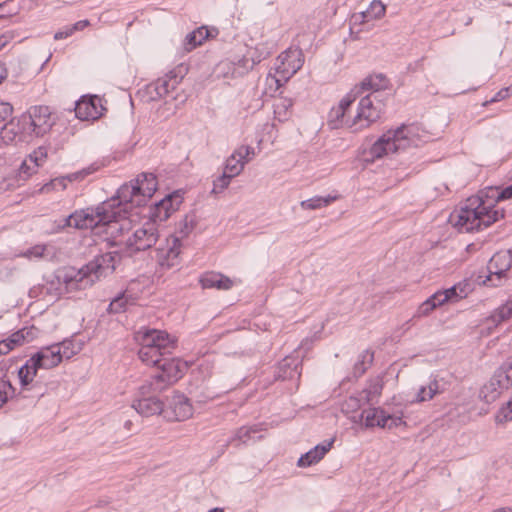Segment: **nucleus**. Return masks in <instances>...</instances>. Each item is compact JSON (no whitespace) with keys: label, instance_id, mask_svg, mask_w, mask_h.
<instances>
[{"label":"nucleus","instance_id":"1","mask_svg":"<svg viewBox=\"0 0 512 512\" xmlns=\"http://www.w3.org/2000/svg\"><path fill=\"white\" fill-rule=\"evenodd\" d=\"M157 190V180L153 173H141L130 183L123 184L116 197L103 202L95 210L76 211L65 219V226L77 229H92L99 225L107 226V231L115 237L131 229L132 209L146 204Z\"/></svg>","mask_w":512,"mask_h":512},{"label":"nucleus","instance_id":"2","mask_svg":"<svg viewBox=\"0 0 512 512\" xmlns=\"http://www.w3.org/2000/svg\"><path fill=\"white\" fill-rule=\"evenodd\" d=\"M504 217L503 211L486 205L480 197H470L450 216V222L460 232L479 231Z\"/></svg>","mask_w":512,"mask_h":512},{"label":"nucleus","instance_id":"3","mask_svg":"<svg viewBox=\"0 0 512 512\" xmlns=\"http://www.w3.org/2000/svg\"><path fill=\"white\" fill-rule=\"evenodd\" d=\"M119 260L120 255L117 251L108 252L96 257L77 271L73 268L62 271L57 278L65 283L67 290L85 289L100 277L112 273Z\"/></svg>","mask_w":512,"mask_h":512},{"label":"nucleus","instance_id":"4","mask_svg":"<svg viewBox=\"0 0 512 512\" xmlns=\"http://www.w3.org/2000/svg\"><path fill=\"white\" fill-rule=\"evenodd\" d=\"M428 135L415 124L401 125L384 133L370 148L372 158L418 147L427 141Z\"/></svg>","mask_w":512,"mask_h":512},{"label":"nucleus","instance_id":"5","mask_svg":"<svg viewBox=\"0 0 512 512\" xmlns=\"http://www.w3.org/2000/svg\"><path fill=\"white\" fill-rule=\"evenodd\" d=\"M140 344L138 356L146 365L160 363L161 357L170 355L176 347V339L166 331L143 328L136 332Z\"/></svg>","mask_w":512,"mask_h":512},{"label":"nucleus","instance_id":"6","mask_svg":"<svg viewBox=\"0 0 512 512\" xmlns=\"http://www.w3.org/2000/svg\"><path fill=\"white\" fill-rule=\"evenodd\" d=\"M61 361V347L59 345L53 344L41 348L37 353L31 356L18 371L22 387H26L33 382L38 369L53 368L60 364Z\"/></svg>","mask_w":512,"mask_h":512},{"label":"nucleus","instance_id":"7","mask_svg":"<svg viewBox=\"0 0 512 512\" xmlns=\"http://www.w3.org/2000/svg\"><path fill=\"white\" fill-rule=\"evenodd\" d=\"M159 237L158 225L153 221H147L126 238L122 250L129 256H132L152 248L158 243Z\"/></svg>","mask_w":512,"mask_h":512},{"label":"nucleus","instance_id":"8","mask_svg":"<svg viewBox=\"0 0 512 512\" xmlns=\"http://www.w3.org/2000/svg\"><path fill=\"white\" fill-rule=\"evenodd\" d=\"M385 105L378 94L369 93L361 97L352 125H357L358 131L370 127L378 121L384 113Z\"/></svg>","mask_w":512,"mask_h":512},{"label":"nucleus","instance_id":"9","mask_svg":"<svg viewBox=\"0 0 512 512\" xmlns=\"http://www.w3.org/2000/svg\"><path fill=\"white\" fill-rule=\"evenodd\" d=\"M512 386V357L495 370L490 380L481 388L480 397L486 402L495 401Z\"/></svg>","mask_w":512,"mask_h":512},{"label":"nucleus","instance_id":"10","mask_svg":"<svg viewBox=\"0 0 512 512\" xmlns=\"http://www.w3.org/2000/svg\"><path fill=\"white\" fill-rule=\"evenodd\" d=\"M304 59L302 51L298 48H289L282 52L275 62L276 76L272 77L279 88L282 82H287L303 66Z\"/></svg>","mask_w":512,"mask_h":512},{"label":"nucleus","instance_id":"11","mask_svg":"<svg viewBox=\"0 0 512 512\" xmlns=\"http://www.w3.org/2000/svg\"><path fill=\"white\" fill-rule=\"evenodd\" d=\"M23 130L35 136H43L50 131L54 124L52 113L48 106H33L21 116Z\"/></svg>","mask_w":512,"mask_h":512},{"label":"nucleus","instance_id":"12","mask_svg":"<svg viewBox=\"0 0 512 512\" xmlns=\"http://www.w3.org/2000/svg\"><path fill=\"white\" fill-rule=\"evenodd\" d=\"M357 99V91H350L340 101L338 106L333 107L328 114V125L332 129L347 128L352 132H358L357 125H352L354 115H350L351 107Z\"/></svg>","mask_w":512,"mask_h":512},{"label":"nucleus","instance_id":"13","mask_svg":"<svg viewBox=\"0 0 512 512\" xmlns=\"http://www.w3.org/2000/svg\"><path fill=\"white\" fill-rule=\"evenodd\" d=\"M155 248V260L163 270H168L180 262L181 241L178 237L170 235Z\"/></svg>","mask_w":512,"mask_h":512},{"label":"nucleus","instance_id":"14","mask_svg":"<svg viewBox=\"0 0 512 512\" xmlns=\"http://www.w3.org/2000/svg\"><path fill=\"white\" fill-rule=\"evenodd\" d=\"M512 267V254L508 252H499L494 254L487 266L488 276L484 283L490 286H500L503 280L507 279V272Z\"/></svg>","mask_w":512,"mask_h":512},{"label":"nucleus","instance_id":"15","mask_svg":"<svg viewBox=\"0 0 512 512\" xmlns=\"http://www.w3.org/2000/svg\"><path fill=\"white\" fill-rule=\"evenodd\" d=\"M361 418L367 428L381 427L391 429L403 423L401 416L390 415L381 408L363 410Z\"/></svg>","mask_w":512,"mask_h":512},{"label":"nucleus","instance_id":"16","mask_svg":"<svg viewBox=\"0 0 512 512\" xmlns=\"http://www.w3.org/2000/svg\"><path fill=\"white\" fill-rule=\"evenodd\" d=\"M255 155L254 148L251 146H239L226 160L224 171L230 176H238Z\"/></svg>","mask_w":512,"mask_h":512},{"label":"nucleus","instance_id":"17","mask_svg":"<svg viewBox=\"0 0 512 512\" xmlns=\"http://www.w3.org/2000/svg\"><path fill=\"white\" fill-rule=\"evenodd\" d=\"M74 110L80 120H95L102 115L104 108L98 96H83L76 102Z\"/></svg>","mask_w":512,"mask_h":512},{"label":"nucleus","instance_id":"18","mask_svg":"<svg viewBox=\"0 0 512 512\" xmlns=\"http://www.w3.org/2000/svg\"><path fill=\"white\" fill-rule=\"evenodd\" d=\"M179 204L180 201L178 197H173L172 195L166 196L151 209L149 221H153L155 224H157V222L166 221L171 214L178 209Z\"/></svg>","mask_w":512,"mask_h":512},{"label":"nucleus","instance_id":"19","mask_svg":"<svg viewBox=\"0 0 512 512\" xmlns=\"http://www.w3.org/2000/svg\"><path fill=\"white\" fill-rule=\"evenodd\" d=\"M147 390H144L143 397L135 400L132 407L143 417H150L160 414L163 411V402L155 396H145Z\"/></svg>","mask_w":512,"mask_h":512},{"label":"nucleus","instance_id":"20","mask_svg":"<svg viewBox=\"0 0 512 512\" xmlns=\"http://www.w3.org/2000/svg\"><path fill=\"white\" fill-rule=\"evenodd\" d=\"M161 360L160 363L154 364L153 366L161 369L168 382L174 384L182 378L186 369L185 363H182L179 359L167 358L166 356L161 357Z\"/></svg>","mask_w":512,"mask_h":512},{"label":"nucleus","instance_id":"21","mask_svg":"<svg viewBox=\"0 0 512 512\" xmlns=\"http://www.w3.org/2000/svg\"><path fill=\"white\" fill-rule=\"evenodd\" d=\"M334 440L326 441L322 444L316 445L314 448L310 449L308 452L303 454L297 462V465L299 467H309L316 463H318L320 460L323 459L325 454L331 449L333 445Z\"/></svg>","mask_w":512,"mask_h":512},{"label":"nucleus","instance_id":"22","mask_svg":"<svg viewBox=\"0 0 512 512\" xmlns=\"http://www.w3.org/2000/svg\"><path fill=\"white\" fill-rule=\"evenodd\" d=\"M388 86V79L383 74L370 75L366 77L359 85L355 86L351 91H357V98L366 91L378 94L380 90L386 89Z\"/></svg>","mask_w":512,"mask_h":512},{"label":"nucleus","instance_id":"23","mask_svg":"<svg viewBox=\"0 0 512 512\" xmlns=\"http://www.w3.org/2000/svg\"><path fill=\"white\" fill-rule=\"evenodd\" d=\"M200 283L204 289L216 288L218 290H230L234 285L232 279L216 272H208L202 275Z\"/></svg>","mask_w":512,"mask_h":512},{"label":"nucleus","instance_id":"24","mask_svg":"<svg viewBox=\"0 0 512 512\" xmlns=\"http://www.w3.org/2000/svg\"><path fill=\"white\" fill-rule=\"evenodd\" d=\"M178 80L176 75L167 74L164 77L158 78L153 84L149 86V89H153L155 95L151 93V99L163 98L169 94L171 90H174Z\"/></svg>","mask_w":512,"mask_h":512},{"label":"nucleus","instance_id":"25","mask_svg":"<svg viewBox=\"0 0 512 512\" xmlns=\"http://www.w3.org/2000/svg\"><path fill=\"white\" fill-rule=\"evenodd\" d=\"M171 408L177 421L187 420L193 415V408L189 399L182 394L173 397Z\"/></svg>","mask_w":512,"mask_h":512},{"label":"nucleus","instance_id":"26","mask_svg":"<svg viewBox=\"0 0 512 512\" xmlns=\"http://www.w3.org/2000/svg\"><path fill=\"white\" fill-rule=\"evenodd\" d=\"M298 366L297 359L287 357L280 362L276 377L281 380L299 379L301 372L298 370Z\"/></svg>","mask_w":512,"mask_h":512},{"label":"nucleus","instance_id":"27","mask_svg":"<svg viewBox=\"0 0 512 512\" xmlns=\"http://www.w3.org/2000/svg\"><path fill=\"white\" fill-rule=\"evenodd\" d=\"M512 318V299L507 300L504 304L496 308L489 317L486 318V323L497 327L503 322Z\"/></svg>","mask_w":512,"mask_h":512},{"label":"nucleus","instance_id":"28","mask_svg":"<svg viewBox=\"0 0 512 512\" xmlns=\"http://www.w3.org/2000/svg\"><path fill=\"white\" fill-rule=\"evenodd\" d=\"M170 385H173L172 382H168L165 374L161 371V369H158V371L151 376V381L148 386L143 385L140 388V393L144 394V390H152L153 392H161L165 390Z\"/></svg>","mask_w":512,"mask_h":512},{"label":"nucleus","instance_id":"29","mask_svg":"<svg viewBox=\"0 0 512 512\" xmlns=\"http://www.w3.org/2000/svg\"><path fill=\"white\" fill-rule=\"evenodd\" d=\"M383 380L380 377L371 379L366 388L362 391V398L367 403L375 401L382 393Z\"/></svg>","mask_w":512,"mask_h":512},{"label":"nucleus","instance_id":"30","mask_svg":"<svg viewBox=\"0 0 512 512\" xmlns=\"http://www.w3.org/2000/svg\"><path fill=\"white\" fill-rule=\"evenodd\" d=\"M468 284L458 283L446 290L437 291V294H441V298H446L447 302H456L467 296Z\"/></svg>","mask_w":512,"mask_h":512},{"label":"nucleus","instance_id":"31","mask_svg":"<svg viewBox=\"0 0 512 512\" xmlns=\"http://www.w3.org/2000/svg\"><path fill=\"white\" fill-rule=\"evenodd\" d=\"M259 431L256 425L250 427L239 428L235 435L229 440V444L239 446L241 444H247L250 440H254L253 434Z\"/></svg>","mask_w":512,"mask_h":512},{"label":"nucleus","instance_id":"32","mask_svg":"<svg viewBox=\"0 0 512 512\" xmlns=\"http://www.w3.org/2000/svg\"><path fill=\"white\" fill-rule=\"evenodd\" d=\"M446 303V298H441V294H437L436 292L430 296L427 300H425L417 310V316H427L438 306H441Z\"/></svg>","mask_w":512,"mask_h":512},{"label":"nucleus","instance_id":"33","mask_svg":"<svg viewBox=\"0 0 512 512\" xmlns=\"http://www.w3.org/2000/svg\"><path fill=\"white\" fill-rule=\"evenodd\" d=\"M337 199L336 196H315L307 200H303L300 203V206L304 210H315L320 209L322 207L328 206L330 203Z\"/></svg>","mask_w":512,"mask_h":512},{"label":"nucleus","instance_id":"34","mask_svg":"<svg viewBox=\"0 0 512 512\" xmlns=\"http://www.w3.org/2000/svg\"><path fill=\"white\" fill-rule=\"evenodd\" d=\"M58 345L61 347L62 359H70L82 350L84 343L75 339H65Z\"/></svg>","mask_w":512,"mask_h":512},{"label":"nucleus","instance_id":"35","mask_svg":"<svg viewBox=\"0 0 512 512\" xmlns=\"http://www.w3.org/2000/svg\"><path fill=\"white\" fill-rule=\"evenodd\" d=\"M386 12V6L380 0H373L365 12L361 13L362 21L381 19Z\"/></svg>","mask_w":512,"mask_h":512},{"label":"nucleus","instance_id":"36","mask_svg":"<svg viewBox=\"0 0 512 512\" xmlns=\"http://www.w3.org/2000/svg\"><path fill=\"white\" fill-rule=\"evenodd\" d=\"M208 30L204 27H200L197 30L189 33L185 38V49L190 51L201 45L202 42L207 38Z\"/></svg>","mask_w":512,"mask_h":512},{"label":"nucleus","instance_id":"37","mask_svg":"<svg viewBox=\"0 0 512 512\" xmlns=\"http://www.w3.org/2000/svg\"><path fill=\"white\" fill-rule=\"evenodd\" d=\"M47 157L46 148L40 147L37 151H34L33 155L30 156V161L34 163V167L30 168L26 161H24L21 165V172L25 174H31L35 172V167L41 165V162L44 158Z\"/></svg>","mask_w":512,"mask_h":512},{"label":"nucleus","instance_id":"38","mask_svg":"<svg viewBox=\"0 0 512 512\" xmlns=\"http://www.w3.org/2000/svg\"><path fill=\"white\" fill-rule=\"evenodd\" d=\"M76 178H77L76 174H72V175L65 176V177L55 178V179L51 180L49 183H46L41 188V192L49 193L54 190H56V191L64 190L66 188L67 181H72L73 179H76Z\"/></svg>","mask_w":512,"mask_h":512},{"label":"nucleus","instance_id":"39","mask_svg":"<svg viewBox=\"0 0 512 512\" xmlns=\"http://www.w3.org/2000/svg\"><path fill=\"white\" fill-rule=\"evenodd\" d=\"M89 24L90 23L88 20H80V21L74 23L73 25L65 26L64 28L60 29L59 31H57L55 33L54 39L55 40L65 39V38L71 36L74 32L83 30L84 28L89 26Z\"/></svg>","mask_w":512,"mask_h":512},{"label":"nucleus","instance_id":"40","mask_svg":"<svg viewBox=\"0 0 512 512\" xmlns=\"http://www.w3.org/2000/svg\"><path fill=\"white\" fill-rule=\"evenodd\" d=\"M131 296L123 293L115 297L109 304L108 311L110 313H121L124 312L128 303L133 301Z\"/></svg>","mask_w":512,"mask_h":512},{"label":"nucleus","instance_id":"41","mask_svg":"<svg viewBox=\"0 0 512 512\" xmlns=\"http://www.w3.org/2000/svg\"><path fill=\"white\" fill-rule=\"evenodd\" d=\"M233 176H230V174L225 173L223 171L222 175L218 176L213 181V189L211 193L213 194H220L222 193L228 186L230 185L231 180L233 179Z\"/></svg>","mask_w":512,"mask_h":512},{"label":"nucleus","instance_id":"42","mask_svg":"<svg viewBox=\"0 0 512 512\" xmlns=\"http://www.w3.org/2000/svg\"><path fill=\"white\" fill-rule=\"evenodd\" d=\"M47 250V245L37 244L22 252L20 256L28 259L45 258L47 256Z\"/></svg>","mask_w":512,"mask_h":512},{"label":"nucleus","instance_id":"43","mask_svg":"<svg viewBox=\"0 0 512 512\" xmlns=\"http://www.w3.org/2000/svg\"><path fill=\"white\" fill-rule=\"evenodd\" d=\"M196 225L194 215H186L184 219L179 223L178 231L182 237L188 236Z\"/></svg>","mask_w":512,"mask_h":512},{"label":"nucleus","instance_id":"44","mask_svg":"<svg viewBox=\"0 0 512 512\" xmlns=\"http://www.w3.org/2000/svg\"><path fill=\"white\" fill-rule=\"evenodd\" d=\"M496 420L499 423L512 420V398L499 410Z\"/></svg>","mask_w":512,"mask_h":512},{"label":"nucleus","instance_id":"45","mask_svg":"<svg viewBox=\"0 0 512 512\" xmlns=\"http://www.w3.org/2000/svg\"><path fill=\"white\" fill-rule=\"evenodd\" d=\"M292 106L291 101L289 100H280L278 103L274 105V113L279 118V120H283L287 117L288 108Z\"/></svg>","mask_w":512,"mask_h":512},{"label":"nucleus","instance_id":"46","mask_svg":"<svg viewBox=\"0 0 512 512\" xmlns=\"http://www.w3.org/2000/svg\"><path fill=\"white\" fill-rule=\"evenodd\" d=\"M14 392V388L9 381L0 379V407L7 402L9 396Z\"/></svg>","mask_w":512,"mask_h":512},{"label":"nucleus","instance_id":"47","mask_svg":"<svg viewBox=\"0 0 512 512\" xmlns=\"http://www.w3.org/2000/svg\"><path fill=\"white\" fill-rule=\"evenodd\" d=\"M3 341L11 347V350H13L15 346L25 343L24 332L20 329Z\"/></svg>","mask_w":512,"mask_h":512},{"label":"nucleus","instance_id":"48","mask_svg":"<svg viewBox=\"0 0 512 512\" xmlns=\"http://www.w3.org/2000/svg\"><path fill=\"white\" fill-rule=\"evenodd\" d=\"M429 396L427 398H433L435 395L440 394L444 391V385L440 383L436 378L432 379L428 385Z\"/></svg>","mask_w":512,"mask_h":512},{"label":"nucleus","instance_id":"49","mask_svg":"<svg viewBox=\"0 0 512 512\" xmlns=\"http://www.w3.org/2000/svg\"><path fill=\"white\" fill-rule=\"evenodd\" d=\"M13 112V107L8 102H0V122L7 120Z\"/></svg>","mask_w":512,"mask_h":512},{"label":"nucleus","instance_id":"50","mask_svg":"<svg viewBox=\"0 0 512 512\" xmlns=\"http://www.w3.org/2000/svg\"><path fill=\"white\" fill-rule=\"evenodd\" d=\"M24 332L25 342L32 341L38 335V329L35 327H25L21 329Z\"/></svg>","mask_w":512,"mask_h":512},{"label":"nucleus","instance_id":"51","mask_svg":"<svg viewBox=\"0 0 512 512\" xmlns=\"http://www.w3.org/2000/svg\"><path fill=\"white\" fill-rule=\"evenodd\" d=\"M512 198V184L504 188L501 192L497 191L496 200H505Z\"/></svg>","mask_w":512,"mask_h":512},{"label":"nucleus","instance_id":"52","mask_svg":"<svg viewBox=\"0 0 512 512\" xmlns=\"http://www.w3.org/2000/svg\"><path fill=\"white\" fill-rule=\"evenodd\" d=\"M373 361V353H370L369 351H364L359 355L358 362L366 364L367 367L371 365Z\"/></svg>","mask_w":512,"mask_h":512},{"label":"nucleus","instance_id":"53","mask_svg":"<svg viewBox=\"0 0 512 512\" xmlns=\"http://www.w3.org/2000/svg\"><path fill=\"white\" fill-rule=\"evenodd\" d=\"M428 396H429L428 387L422 386L417 393L416 401L417 402H425V401L431 400V398H426Z\"/></svg>","mask_w":512,"mask_h":512},{"label":"nucleus","instance_id":"54","mask_svg":"<svg viewBox=\"0 0 512 512\" xmlns=\"http://www.w3.org/2000/svg\"><path fill=\"white\" fill-rule=\"evenodd\" d=\"M510 87L501 89L499 92L495 94V96L491 99V102L501 101L506 99L509 96Z\"/></svg>","mask_w":512,"mask_h":512},{"label":"nucleus","instance_id":"55","mask_svg":"<svg viewBox=\"0 0 512 512\" xmlns=\"http://www.w3.org/2000/svg\"><path fill=\"white\" fill-rule=\"evenodd\" d=\"M367 365L366 364H363V363H360V362H356L355 365H354V375L355 376H361L365 373V371L367 370Z\"/></svg>","mask_w":512,"mask_h":512},{"label":"nucleus","instance_id":"56","mask_svg":"<svg viewBox=\"0 0 512 512\" xmlns=\"http://www.w3.org/2000/svg\"><path fill=\"white\" fill-rule=\"evenodd\" d=\"M219 395H220V393L208 391L203 397L198 396L197 398H198L199 402H205L208 400H213L216 397H218Z\"/></svg>","mask_w":512,"mask_h":512},{"label":"nucleus","instance_id":"57","mask_svg":"<svg viewBox=\"0 0 512 512\" xmlns=\"http://www.w3.org/2000/svg\"><path fill=\"white\" fill-rule=\"evenodd\" d=\"M12 36L9 34H3L0 36V51L10 42Z\"/></svg>","mask_w":512,"mask_h":512},{"label":"nucleus","instance_id":"58","mask_svg":"<svg viewBox=\"0 0 512 512\" xmlns=\"http://www.w3.org/2000/svg\"><path fill=\"white\" fill-rule=\"evenodd\" d=\"M11 351V347L6 344L3 340L0 341V356L8 354Z\"/></svg>","mask_w":512,"mask_h":512},{"label":"nucleus","instance_id":"59","mask_svg":"<svg viewBox=\"0 0 512 512\" xmlns=\"http://www.w3.org/2000/svg\"><path fill=\"white\" fill-rule=\"evenodd\" d=\"M348 406L355 409V408H358L360 405H359V400L357 398H354V397H350L348 402H347Z\"/></svg>","mask_w":512,"mask_h":512},{"label":"nucleus","instance_id":"60","mask_svg":"<svg viewBox=\"0 0 512 512\" xmlns=\"http://www.w3.org/2000/svg\"><path fill=\"white\" fill-rule=\"evenodd\" d=\"M7 77V70L3 63L0 62V83Z\"/></svg>","mask_w":512,"mask_h":512},{"label":"nucleus","instance_id":"61","mask_svg":"<svg viewBox=\"0 0 512 512\" xmlns=\"http://www.w3.org/2000/svg\"><path fill=\"white\" fill-rule=\"evenodd\" d=\"M4 9H5V5L0 4V18H4L6 16Z\"/></svg>","mask_w":512,"mask_h":512},{"label":"nucleus","instance_id":"62","mask_svg":"<svg viewBox=\"0 0 512 512\" xmlns=\"http://www.w3.org/2000/svg\"><path fill=\"white\" fill-rule=\"evenodd\" d=\"M493 512H512V508H501V509H497Z\"/></svg>","mask_w":512,"mask_h":512},{"label":"nucleus","instance_id":"63","mask_svg":"<svg viewBox=\"0 0 512 512\" xmlns=\"http://www.w3.org/2000/svg\"><path fill=\"white\" fill-rule=\"evenodd\" d=\"M209 512H224V510L221 508H214V509H211Z\"/></svg>","mask_w":512,"mask_h":512},{"label":"nucleus","instance_id":"64","mask_svg":"<svg viewBox=\"0 0 512 512\" xmlns=\"http://www.w3.org/2000/svg\"><path fill=\"white\" fill-rule=\"evenodd\" d=\"M229 390H231V388L224 389L220 393H227Z\"/></svg>","mask_w":512,"mask_h":512}]
</instances>
